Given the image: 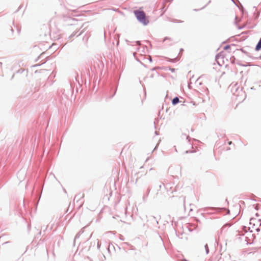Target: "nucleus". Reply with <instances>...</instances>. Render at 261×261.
Returning <instances> with one entry per match:
<instances>
[{"label":"nucleus","instance_id":"obj_1","mask_svg":"<svg viewBox=\"0 0 261 261\" xmlns=\"http://www.w3.org/2000/svg\"><path fill=\"white\" fill-rule=\"evenodd\" d=\"M134 14L137 19L144 24H146L148 23L145 16V14L143 11L137 10L134 11Z\"/></svg>","mask_w":261,"mask_h":261},{"label":"nucleus","instance_id":"obj_2","mask_svg":"<svg viewBox=\"0 0 261 261\" xmlns=\"http://www.w3.org/2000/svg\"><path fill=\"white\" fill-rule=\"evenodd\" d=\"M84 197V194L83 193H79L75 196L74 201L77 203L81 199H82Z\"/></svg>","mask_w":261,"mask_h":261},{"label":"nucleus","instance_id":"obj_3","mask_svg":"<svg viewBox=\"0 0 261 261\" xmlns=\"http://www.w3.org/2000/svg\"><path fill=\"white\" fill-rule=\"evenodd\" d=\"M260 49H261V38L260 39L258 43H257V44L256 45V47H255V49L256 50H259Z\"/></svg>","mask_w":261,"mask_h":261},{"label":"nucleus","instance_id":"obj_4","mask_svg":"<svg viewBox=\"0 0 261 261\" xmlns=\"http://www.w3.org/2000/svg\"><path fill=\"white\" fill-rule=\"evenodd\" d=\"M179 102V98L177 97L174 98L172 100V103L173 105L177 104Z\"/></svg>","mask_w":261,"mask_h":261},{"label":"nucleus","instance_id":"obj_5","mask_svg":"<svg viewBox=\"0 0 261 261\" xmlns=\"http://www.w3.org/2000/svg\"><path fill=\"white\" fill-rule=\"evenodd\" d=\"M221 58V53L216 56V60H217V62L218 63H219V60H220Z\"/></svg>","mask_w":261,"mask_h":261},{"label":"nucleus","instance_id":"obj_6","mask_svg":"<svg viewBox=\"0 0 261 261\" xmlns=\"http://www.w3.org/2000/svg\"><path fill=\"white\" fill-rule=\"evenodd\" d=\"M224 49L227 50V49H228L230 48V46H229V45H226V46H225L224 47Z\"/></svg>","mask_w":261,"mask_h":261},{"label":"nucleus","instance_id":"obj_7","mask_svg":"<svg viewBox=\"0 0 261 261\" xmlns=\"http://www.w3.org/2000/svg\"><path fill=\"white\" fill-rule=\"evenodd\" d=\"M83 203H84V202H83V201H82V202H80V207L83 205Z\"/></svg>","mask_w":261,"mask_h":261},{"label":"nucleus","instance_id":"obj_8","mask_svg":"<svg viewBox=\"0 0 261 261\" xmlns=\"http://www.w3.org/2000/svg\"><path fill=\"white\" fill-rule=\"evenodd\" d=\"M148 58H149V60H150V61L151 62V58L150 56H148Z\"/></svg>","mask_w":261,"mask_h":261},{"label":"nucleus","instance_id":"obj_9","mask_svg":"<svg viewBox=\"0 0 261 261\" xmlns=\"http://www.w3.org/2000/svg\"><path fill=\"white\" fill-rule=\"evenodd\" d=\"M228 144H229V145H231V144H232V142H231V141H229V142H228Z\"/></svg>","mask_w":261,"mask_h":261},{"label":"nucleus","instance_id":"obj_10","mask_svg":"<svg viewBox=\"0 0 261 261\" xmlns=\"http://www.w3.org/2000/svg\"><path fill=\"white\" fill-rule=\"evenodd\" d=\"M137 44H139V45H140V42H139V41H138V42H137Z\"/></svg>","mask_w":261,"mask_h":261},{"label":"nucleus","instance_id":"obj_11","mask_svg":"<svg viewBox=\"0 0 261 261\" xmlns=\"http://www.w3.org/2000/svg\"><path fill=\"white\" fill-rule=\"evenodd\" d=\"M171 71H172V72H174V69H171Z\"/></svg>","mask_w":261,"mask_h":261}]
</instances>
